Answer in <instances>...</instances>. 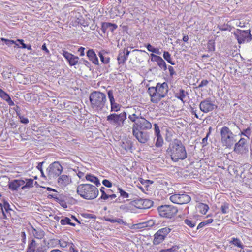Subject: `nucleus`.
I'll list each match as a JSON object with an SVG mask.
<instances>
[{"label":"nucleus","mask_w":252,"mask_h":252,"mask_svg":"<svg viewBox=\"0 0 252 252\" xmlns=\"http://www.w3.org/2000/svg\"><path fill=\"white\" fill-rule=\"evenodd\" d=\"M63 168L58 161L52 163L47 168L48 175L51 177L59 176L63 172Z\"/></svg>","instance_id":"obj_11"},{"label":"nucleus","mask_w":252,"mask_h":252,"mask_svg":"<svg viewBox=\"0 0 252 252\" xmlns=\"http://www.w3.org/2000/svg\"><path fill=\"white\" fill-rule=\"evenodd\" d=\"M63 55L68 62L70 59L73 57V54L69 53L68 52H64L63 53Z\"/></svg>","instance_id":"obj_59"},{"label":"nucleus","mask_w":252,"mask_h":252,"mask_svg":"<svg viewBox=\"0 0 252 252\" xmlns=\"http://www.w3.org/2000/svg\"><path fill=\"white\" fill-rule=\"evenodd\" d=\"M166 152L174 162H178L179 160H184L187 157L185 147L181 140L178 139H174L170 143Z\"/></svg>","instance_id":"obj_1"},{"label":"nucleus","mask_w":252,"mask_h":252,"mask_svg":"<svg viewBox=\"0 0 252 252\" xmlns=\"http://www.w3.org/2000/svg\"><path fill=\"white\" fill-rule=\"evenodd\" d=\"M185 223L189 227L192 228H194L196 225V221L192 220L189 219H186L184 220Z\"/></svg>","instance_id":"obj_46"},{"label":"nucleus","mask_w":252,"mask_h":252,"mask_svg":"<svg viewBox=\"0 0 252 252\" xmlns=\"http://www.w3.org/2000/svg\"><path fill=\"white\" fill-rule=\"evenodd\" d=\"M72 243L71 242H67L63 239L58 240V244L62 248H68Z\"/></svg>","instance_id":"obj_35"},{"label":"nucleus","mask_w":252,"mask_h":252,"mask_svg":"<svg viewBox=\"0 0 252 252\" xmlns=\"http://www.w3.org/2000/svg\"><path fill=\"white\" fill-rule=\"evenodd\" d=\"M169 199L172 202L178 204H187L191 200L190 196L186 193H174Z\"/></svg>","instance_id":"obj_10"},{"label":"nucleus","mask_w":252,"mask_h":252,"mask_svg":"<svg viewBox=\"0 0 252 252\" xmlns=\"http://www.w3.org/2000/svg\"><path fill=\"white\" fill-rule=\"evenodd\" d=\"M159 216L161 217L172 219L178 213V210L176 207L171 205H163L157 208Z\"/></svg>","instance_id":"obj_8"},{"label":"nucleus","mask_w":252,"mask_h":252,"mask_svg":"<svg viewBox=\"0 0 252 252\" xmlns=\"http://www.w3.org/2000/svg\"><path fill=\"white\" fill-rule=\"evenodd\" d=\"M148 130H132L133 136L141 144L146 143L150 139V133Z\"/></svg>","instance_id":"obj_13"},{"label":"nucleus","mask_w":252,"mask_h":252,"mask_svg":"<svg viewBox=\"0 0 252 252\" xmlns=\"http://www.w3.org/2000/svg\"><path fill=\"white\" fill-rule=\"evenodd\" d=\"M60 223L62 225L68 224L72 226H75V224L71 222V220L69 218L66 217H63V218L60 220Z\"/></svg>","instance_id":"obj_32"},{"label":"nucleus","mask_w":252,"mask_h":252,"mask_svg":"<svg viewBox=\"0 0 252 252\" xmlns=\"http://www.w3.org/2000/svg\"><path fill=\"white\" fill-rule=\"evenodd\" d=\"M188 94L187 92L185 91L183 89H179L178 90H176V92L175 93V97L181 100L184 103L186 101L185 99Z\"/></svg>","instance_id":"obj_22"},{"label":"nucleus","mask_w":252,"mask_h":252,"mask_svg":"<svg viewBox=\"0 0 252 252\" xmlns=\"http://www.w3.org/2000/svg\"><path fill=\"white\" fill-rule=\"evenodd\" d=\"M168 70H169V72L170 76L171 77H173V76L174 75H176V73L174 69V68L172 66H168Z\"/></svg>","instance_id":"obj_58"},{"label":"nucleus","mask_w":252,"mask_h":252,"mask_svg":"<svg viewBox=\"0 0 252 252\" xmlns=\"http://www.w3.org/2000/svg\"><path fill=\"white\" fill-rule=\"evenodd\" d=\"M118 26L116 24H112L108 22H104L102 24L101 30L104 33H105L107 30L113 32L117 28Z\"/></svg>","instance_id":"obj_21"},{"label":"nucleus","mask_w":252,"mask_h":252,"mask_svg":"<svg viewBox=\"0 0 252 252\" xmlns=\"http://www.w3.org/2000/svg\"><path fill=\"white\" fill-rule=\"evenodd\" d=\"M69 252H78V251L75 247V245L72 243V244L68 248Z\"/></svg>","instance_id":"obj_57"},{"label":"nucleus","mask_w":252,"mask_h":252,"mask_svg":"<svg viewBox=\"0 0 252 252\" xmlns=\"http://www.w3.org/2000/svg\"><path fill=\"white\" fill-rule=\"evenodd\" d=\"M105 220L110 222L111 223H116L117 222L120 224H125L126 222L123 221V220L120 218H110L108 217H104Z\"/></svg>","instance_id":"obj_30"},{"label":"nucleus","mask_w":252,"mask_h":252,"mask_svg":"<svg viewBox=\"0 0 252 252\" xmlns=\"http://www.w3.org/2000/svg\"><path fill=\"white\" fill-rule=\"evenodd\" d=\"M230 244L233 245L237 247L243 249L244 246L242 244L241 241L237 238H233L232 240L230 242Z\"/></svg>","instance_id":"obj_36"},{"label":"nucleus","mask_w":252,"mask_h":252,"mask_svg":"<svg viewBox=\"0 0 252 252\" xmlns=\"http://www.w3.org/2000/svg\"><path fill=\"white\" fill-rule=\"evenodd\" d=\"M33 234L35 238L38 239H42L44 236H45V232L44 231L42 230L41 229H35L33 228Z\"/></svg>","instance_id":"obj_26"},{"label":"nucleus","mask_w":252,"mask_h":252,"mask_svg":"<svg viewBox=\"0 0 252 252\" xmlns=\"http://www.w3.org/2000/svg\"><path fill=\"white\" fill-rule=\"evenodd\" d=\"M85 48L83 47H80L78 49V52L79 53L80 56H83L85 55L84 50Z\"/></svg>","instance_id":"obj_63"},{"label":"nucleus","mask_w":252,"mask_h":252,"mask_svg":"<svg viewBox=\"0 0 252 252\" xmlns=\"http://www.w3.org/2000/svg\"><path fill=\"white\" fill-rule=\"evenodd\" d=\"M0 40L2 41H3L4 42V43L6 45H8V46H11L12 45L15 44V47H16V46L18 47V44H17L16 43V42L14 41V40L7 39H5V38H2V37L0 38Z\"/></svg>","instance_id":"obj_41"},{"label":"nucleus","mask_w":252,"mask_h":252,"mask_svg":"<svg viewBox=\"0 0 252 252\" xmlns=\"http://www.w3.org/2000/svg\"><path fill=\"white\" fill-rule=\"evenodd\" d=\"M17 114L18 116H19V118L20 120V122L21 123L26 124L29 123V120L28 118L24 117L23 116L20 115L17 112Z\"/></svg>","instance_id":"obj_52"},{"label":"nucleus","mask_w":252,"mask_h":252,"mask_svg":"<svg viewBox=\"0 0 252 252\" xmlns=\"http://www.w3.org/2000/svg\"><path fill=\"white\" fill-rule=\"evenodd\" d=\"M218 28L220 31H230L232 29V27L230 25H229L228 23L224 24L223 25H220L218 26Z\"/></svg>","instance_id":"obj_43"},{"label":"nucleus","mask_w":252,"mask_h":252,"mask_svg":"<svg viewBox=\"0 0 252 252\" xmlns=\"http://www.w3.org/2000/svg\"><path fill=\"white\" fill-rule=\"evenodd\" d=\"M25 183L24 180L14 179L8 183V188L12 191L17 190L20 186H23Z\"/></svg>","instance_id":"obj_17"},{"label":"nucleus","mask_w":252,"mask_h":252,"mask_svg":"<svg viewBox=\"0 0 252 252\" xmlns=\"http://www.w3.org/2000/svg\"><path fill=\"white\" fill-rule=\"evenodd\" d=\"M37 247V243L34 239H32L29 243L26 252H35V248Z\"/></svg>","instance_id":"obj_28"},{"label":"nucleus","mask_w":252,"mask_h":252,"mask_svg":"<svg viewBox=\"0 0 252 252\" xmlns=\"http://www.w3.org/2000/svg\"><path fill=\"white\" fill-rule=\"evenodd\" d=\"M139 202L142 203V208H149L153 206V201L149 199H144L140 200Z\"/></svg>","instance_id":"obj_31"},{"label":"nucleus","mask_w":252,"mask_h":252,"mask_svg":"<svg viewBox=\"0 0 252 252\" xmlns=\"http://www.w3.org/2000/svg\"><path fill=\"white\" fill-rule=\"evenodd\" d=\"M104 51H100L98 53V55L100 57V61L104 64H107L109 63L110 58L109 57H105L103 54Z\"/></svg>","instance_id":"obj_37"},{"label":"nucleus","mask_w":252,"mask_h":252,"mask_svg":"<svg viewBox=\"0 0 252 252\" xmlns=\"http://www.w3.org/2000/svg\"><path fill=\"white\" fill-rule=\"evenodd\" d=\"M82 216L85 219H95L96 216L95 215H94L92 214H87L85 213L83 214Z\"/></svg>","instance_id":"obj_56"},{"label":"nucleus","mask_w":252,"mask_h":252,"mask_svg":"<svg viewBox=\"0 0 252 252\" xmlns=\"http://www.w3.org/2000/svg\"><path fill=\"white\" fill-rule=\"evenodd\" d=\"M118 190L120 194V196L124 198H128L129 195L128 193L126 192L125 190L122 189L121 188H118Z\"/></svg>","instance_id":"obj_49"},{"label":"nucleus","mask_w":252,"mask_h":252,"mask_svg":"<svg viewBox=\"0 0 252 252\" xmlns=\"http://www.w3.org/2000/svg\"><path fill=\"white\" fill-rule=\"evenodd\" d=\"M24 180L25 181V183L21 187L22 190H25L26 189L30 188L33 186V179L32 178H25Z\"/></svg>","instance_id":"obj_29"},{"label":"nucleus","mask_w":252,"mask_h":252,"mask_svg":"<svg viewBox=\"0 0 252 252\" xmlns=\"http://www.w3.org/2000/svg\"><path fill=\"white\" fill-rule=\"evenodd\" d=\"M77 193L83 199L92 200L97 197L99 191L98 189L92 184H81L77 188Z\"/></svg>","instance_id":"obj_5"},{"label":"nucleus","mask_w":252,"mask_h":252,"mask_svg":"<svg viewBox=\"0 0 252 252\" xmlns=\"http://www.w3.org/2000/svg\"><path fill=\"white\" fill-rule=\"evenodd\" d=\"M250 32V30H242L237 29L234 32V35L235 38L237 39L238 43L239 44H241L251 41L252 39V36Z\"/></svg>","instance_id":"obj_9"},{"label":"nucleus","mask_w":252,"mask_h":252,"mask_svg":"<svg viewBox=\"0 0 252 252\" xmlns=\"http://www.w3.org/2000/svg\"><path fill=\"white\" fill-rule=\"evenodd\" d=\"M146 48L149 52H151L153 53V50L154 49V47H153L150 44L148 43L147 44L145 45Z\"/></svg>","instance_id":"obj_64"},{"label":"nucleus","mask_w":252,"mask_h":252,"mask_svg":"<svg viewBox=\"0 0 252 252\" xmlns=\"http://www.w3.org/2000/svg\"><path fill=\"white\" fill-rule=\"evenodd\" d=\"M79 58L77 56L73 55V57L68 61L69 64L71 66L75 65L78 62Z\"/></svg>","instance_id":"obj_45"},{"label":"nucleus","mask_w":252,"mask_h":252,"mask_svg":"<svg viewBox=\"0 0 252 252\" xmlns=\"http://www.w3.org/2000/svg\"><path fill=\"white\" fill-rule=\"evenodd\" d=\"M238 131H239V130H237L236 132H235L237 133ZM239 131L240 133H238L239 136L244 135L249 138V136L250 135L251 133V128L250 127H248L247 128L244 129L242 131H241L240 129Z\"/></svg>","instance_id":"obj_39"},{"label":"nucleus","mask_w":252,"mask_h":252,"mask_svg":"<svg viewBox=\"0 0 252 252\" xmlns=\"http://www.w3.org/2000/svg\"><path fill=\"white\" fill-rule=\"evenodd\" d=\"M3 208H4L6 212H8L9 210H11V209L10 208L9 204L6 201L4 200L3 201Z\"/></svg>","instance_id":"obj_60"},{"label":"nucleus","mask_w":252,"mask_h":252,"mask_svg":"<svg viewBox=\"0 0 252 252\" xmlns=\"http://www.w3.org/2000/svg\"><path fill=\"white\" fill-rule=\"evenodd\" d=\"M208 83H209V82L207 80H205V79L203 80L200 83V84H199L197 88H201L204 86H206L208 85Z\"/></svg>","instance_id":"obj_61"},{"label":"nucleus","mask_w":252,"mask_h":252,"mask_svg":"<svg viewBox=\"0 0 252 252\" xmlns=\"http://www.w3.org/2000/svg\"><path fill=\"white\" fill-rule=\"evenodd\" d=\"M171 229L168 227H164L159 229L154 235L153 244L158 245L163 241Z\"/></svg>","instance_id":"obj_12"},{"label":"nucleus","mask_w":252,"mask_h":252,"mask_svg":"<svg viewBox=\"0 0 252 252\" xmlns=\"http://www.w3.org/2000/svg\"><path fill=\"white\" fill-rule=\"evenodd\" d=\"M108 97L109 98L110 106L111 112H117L120 110L121 105L118 103H116L114 97V92L112 90H107Z\"/></svg>","instance_id":"obj_16"},{"label":"nucleus","mask_w":252,"mask_h":252,"mask_svg":"<svg viewBox=\"0 0 252 252\" xmlns=\"http://www.w3.org/2000/svg\"><path fill=\"white\" fill-rule=\"evenodd\" d=\"M237 130H240L235 123H233L230 128L226 126H223L220 129L221 142L223 146L227 148H231L237 140V134L234 133Z\"/></svg>","instance_id":"obj_2"},{"label":"nucleus","mask_w":252,"mask_h":252,"mask_svg":"<svg viewBox=\"0 0 252 252\" xmlns=\"http://www.w3.org/2000/svg\"><path fill=\"white\" fill-rule=\"evenodd\" d=\"M129 53L130 51L126 49L123 51H120L117 57L118 64H124L127 60Z\"/></svg>","instance_id":"obj_18"},{"label":"nucleus","mask_w":252,"mask_h":252,"mask_svg":"<svg viewBox=\"0 0 252 252\" xmlns=\"http://www.w3.org/2000/svg\"><path fill=\"white\" fill-rule=\"evenodd\" d=\"M211 129H212L211 127H210L209 128V131L207 132L206 136H205V137L203 138V139L202 140L201 144H202V147H205V146H206L208 144L207 140H208V137L209 136V135L211 134Z\"/></svg>","instance_id":"obj_47"},{"label":"nucleus","mask_w":252,"mask_h":252,"mask_svg":"<svg viewBox=\"0 0 252 252\" xmlns=\"http://www.w3.org/2000/svg\"><path fill=\"white\" fill-rule=\"evenodd\" d=\"M154 131H155V136L158 135H160V131L159 127V126H158V125L157 124L155 123L154 124Z\"/></svg>","instance_id":"obj_54"},{"label":"nucleus","mask_w":252,"mask_h":252,"mask_svg":"<svg viewBox=\"0 0 252 252\" xmlns=\"http://www.w3.org/2000/svg\"><path fill=\"white\" fill-rule=\"evenodd\" d=\"M207 49L208 52H213L215 51V42L212 40H210L207 43Z\"/></svg>","instance_id":"obj_42"},{"label":"nucleus","mask_w":252,"mask_h":252,"mask_svg":"<svg viewBox=\"0 0 252 252\" xmlns=\"http://www.w3.org/2000/svg\"><path fill=\"white\" fill-rule=\"evenodd\" d=\"M71 182V178L66 175H60L58 179V183L59 185L62 187H65Z\"/></svg>","instance_id":"obj_19"},{"label":"nucleus","mask_w":252,"mask_h":252,"mask_svg":"<svg viewBox=\"0 0 252 252\" xmlns=\"http://www.w3.org/2000/svg\"><path fill=\"white\" fill-rule=\"evenodd\" d=\"M89 100L91 107L95 110H102L106 102V96L105 94L99 91H94L89 96Z\"/></svg>","instance_id":"obj_6"},{"label":"nucleus","mask_w":252,"mask_h":252,"mask_svg":"<svg viewBox=\"0 0 252 252\" xmlns=\"http://www.w3.org/2000/svg\"><path fill=\"white\" fill-rule=\"evenodd\" d=\"M89 59L94 64L98 65L99 61L94 50L89 49L86 53Z\"/></svg>","instance_id":"obj_20"},{"label":"nucleus","mask_w":252,"mask_h":252,"mask_svg":"<svg viewBox=\"0 0 252 252\" xmlns=\"http://www.w3.org/2000/svg\"><path fill=\"white\" fill-rule=\"evenodd\" d=\"M197 208L201 214L205 215L208 211L209 207L208 205L206 204L199 203L197 205Z\"/></svg>","instance_id":"obj_27"},{"label":"nucleus","mask_w":252,"mask_h":252,"mask_svg":"<svg viewBox=\"0 0 252 252\" xmlns=\"http://www.w3.org/2000/svg\"><path fill=\"white\" fill-rule=\"evenodd\" d=\"M179 249V247L178 246L174 245L170 248L166 250H162L160 252H176Z\"/></svg>","instance_id":"obj_48"},{"label":"nucleus","mask_w":252,"mask_h":252,"mask_svg":"<svg viewBox=\"0 0 252 252\" xmlns=\"http://www.w3.org/2000/svg\"><path fill=\"white\" fill-rule=\"evenodd\" d=\"M121 147L124 149L126 152L129 151L132 152V142L129 139H126L122 142L121 145Z\"/></svg>","instance_id":"obj_24"},{"label":"nucleus","mask_w":252,"mask_h":252,"mask_svg":"<svg viewBox=\"0 0 252 252\" xmlns=\"http://www.w3.org/2000/svg\"><path fill=\"white\" fill-rule=\"evenodd\" d=\"M48 244H49L52 247H55L58 244V239H50L49 241Z\"/></svg>","instance_id":"obj_51"},{"label":"nucleus","mask_w":252,"mask_h":252,"mask_svg":"<svg viewBox=\"0 0 252 252\" xmlns=\"http://www.w3.org/2000/svg\"><path fill=\"white\" fill-rule=\"evenodd\" d=\"M102 184L104 186L107 188H111L112 186V182L107 179H104L102 181Z\"/></svg>","instance_id":"obj_55"},{"label":"nucleus","mask_w":252,"mask_h":252,"mask_svg":"<svg viewBox=\"0 0 252 252\" xmlns=\"http://www.w3.org/2000/svg\"><path fill=\"white\" fill-rule=\"evenodd\" d=\"M168 92V86L166 82L158 83L156 87H149L148 89L151 101L154 103H158L162 98L165 97Z\"/></svg>","instance_id":"obj_4"},{"label":"nucleus","mask_w":252,"mask_h":252,"mask_svg":"<svg viewBox=\"0 0 252 252\" xmlns=\"http://www.w3.org/2000/svg\"><path fill=\"white\" fill-rule=\"evenodd\" d=\"M140 181L142 185L145 186V187H148L149 184H152L153 183V181L150 180H144L142 178L140 179Z\"/></svg>","instance_id":"obj_50"},{"label":"nucleus","mask_w":252,"mask_h":252,"mask_svg":"<svg viewBox=\"0 0 252 252\" xmlns=\"http://www.w3.org/2000/svg\"><path fill=\"white\" fill-rule=\"evenodd\" d=\"M217 106L213 103L210 99H206L202 101L199 105L200 110L204 113H208L213 111Z\"/></svg>","instance_id":"obj_15"},{"label":"nucleus","mask_w":252,"mask_h":252,"mask_svg":"<svg viewBox=\"0 0 252 252\" xmlns=\"http://www.w3.org/2000/svg\"><path fill=\"white\" fill-rule=\"evenodd\" d=\"M127 114L123 111L120 114L111 113L106 117V120L109 124L116 127H122L126 119Z\"/></svg>","instance_id":"obj_7"},{"label":"nucleus","mask_w":252,"mask_h":252,"mask_svg":"<svg viewBox=\"0 0 252 252\" xmlns=\"http://www.w3.org/2000/svg\"><path fill=\"white\" fill-rule=\"evenodd\" d=\"M128 118L133 123L132 126V130H149L152 127V123L141 116V113H135L129 114Z\"/></svg>","instance_id":"obj_3"},{"label":"nucleus","mask_w":252,"mask_h":252,"mask_svg":"<svg viewBox=\"0 0 252 252\" xmlns=\"http://www.w3.org/2000/svg\"><path fill=\"white\" fill-rule=\"evenodd\" d=\"M156 141L155 143V146L157 147H161L163 144V139L161 136V135H156Z\"/></svg>","instance_id":"obj_38"},{"label":"nucleus","mask_w":252,"mask_h":252,"mask_svg":"<svg viewBox=\"0 0 252 252\" xmlns=\"http://www.w3.org/2000/svg\"><path fill=\"white\" fill-rule=\"evenodd\" d=\"M35 252H47V249L45 246H41L35 249Z\"/></svg>","instance_id":"obj_53"},{"label":"nucleus","mask_w":252,"mask_h":252,"mask_svg":"<svg viewBox=\"0 0 252 252\" xmlns=\"http://www.w3.org/2000/svg\"><path fill=\"white\" fill-rule=\"evenodd\" d=\"M163 57L164 59L167 61L168 63H170L171 65H175V63L172 60V58L171 57L170 54L168 51H164Z\"/></svg>","instance_id":"obj_34"},{"label":"nucleus","mask_w":252,"mask_h":252,"mask_svg":"<svg viewBox=\"0 0 252 252\" xmlns=\"http://www.w3.org/2000/svg\"><path fill=\"white\" fill-rule=\"evenodd\" d=\"M150 56L151 57V61L156 62L160 56L155 55L153 53L150 54Z\"/></svg>","instance_id":"obj_62"},{"label":"nucleus","mask_w":252,"mask_h":252,"mask_svg":"<svg viewBox=\"0 0 252 252\" xmlns=\"http://www.w3.org/2000/svg\"><path fill=\"white\" fill-rule=\"evenodd\" d=\"M0 97L1 99L6 101L9 106H12L14 105V103L11 100L9 95L2 89H0Z\"/></svg>","instance_id":"obj_23"},{"label":"nucleus","mask_w":252,"mask_h":252,"mask_svg":"<svg viewBox=\"0 0 252 252\" xmlns=\"http://www.w3.org/2000/svg\"><path fill=\"white\" fill-rule=\"evenodd\" d=\"M100 191L101 193V195L99 199L105 200L109 198V194H107L105 192L104 187H101V188L100 189Z\"/></svg>","instance_id":"obj_44"},{"label":"nucleus","mask_w":252,"mask_h":252,"mask_svg":"<svg viewBox=\"0 0 252 252\" xmlns=\"http://www.w3.org/2000/svg\"><path fill=\"white\" fill-rule=\"evenodd\" d=\"M230 204L227 202H224L220 207V210L223 214H227L229 212Z\"/></svg>","instance_id":"obj_40"},{"label":"nucleus","mask_w":252,"mask_h":252,"mask_svg":"<svg viewBox=\"0 0 252 252\" xmlns=\"http://www.w3.org/2000/svg\"><path fill=\"white\" fill-rule=\"evenodd\" d=\"M234 151L238 154H243L248 152V145L246 140L241 138L238 142H235Z\"/></svg>","instance_id":"obj_14"},{"label":"nucleus","mask_w":252,"mask_h":252,"mask_svg":"<svg viewBox=\"0 0 252 252\" xmlns=\"http://www.w3.org/2000/svg\"><path fill=\"white\" fill-rule=\"evenodd\" d=\"M158 66L163 69L164 71H166L167 69L166 63L163 59L160 57L159 59L156 61Z\"/></svg>","instance_id":"obj_33"},{"label":"nucleus","mask_w":252,"mask_h":252,"mask_svg":"<svg viewBox=\"0 0 252 252\" xmlns=\"http://www.w3.org/2000/svg\"><path fill=\"white\" fill-rule=\"evenodd\" d=\"M85 178L87 181L94 184L97 187H99L101 185L99 179L94 175L88 174L86 175Z\"/></svg>","instance_id":"obj_25"}]
</instances>
